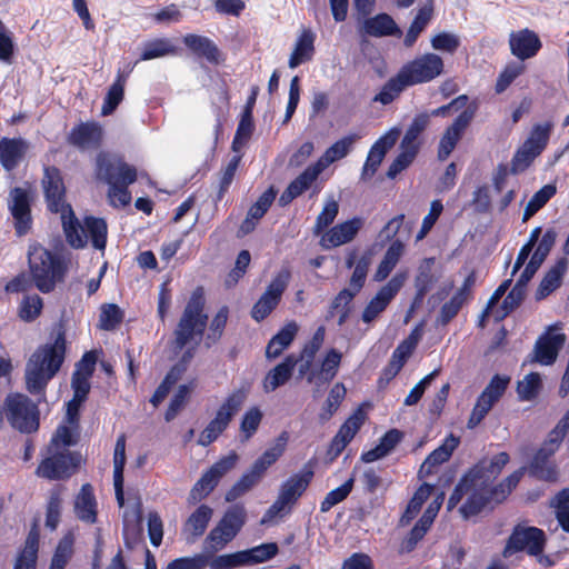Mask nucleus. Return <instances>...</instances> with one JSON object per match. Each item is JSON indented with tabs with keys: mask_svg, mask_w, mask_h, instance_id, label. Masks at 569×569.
<instances>
[{
	"mask_svg": "<svg viewBox=\"0 0 569 569\" xmlns=\"http://www.w3.org/2000/svg\"><path fill=\"white\" fill-rule=\"evenodd\" d=\"M427 123L428 120L426 117H416L402 138L401 148L406 150H411V148H415L417 153L418 144L416 141L420 133L426 129Z\"/></svg>",
	"mask_w": 569,
	"mask_h": 569,
	"instance_id": "338daca9",
	"label": "nucleus"
},
{
	"mask_svg": "<svg viewBox=\"0 0 569 569\" xmlns=\"http://www.w3.org/2000/svg\"><path fill=\"white\" fill-rule=\"evenodd\" d=\"M433 17V2L432 0H429L428 3H425L415 16L413 20L411 21L409 29L407 30V33L403 39V46L406 48H411L417 39L419 38L420 33L426 29V27L429 24Z\"/></svg>",
	"mask_w": 569,
	"mask_h": 569,
	"instance_id": "4c0bfd02",
	"label": "nucleus"
},
{
	"mask_svg": "<svg viewBox=\"0 0 569 569\" xmlns=\"http://www.w3.org/2000/svg\"><path fill=\"white\" fill-rule=\"evenodd\" d=\"M440 276L439 264L436 258H425L416 276L415 284H435Z\"/></svg>",
	"mask_w": 569,
	"mask_h": 569,
	"instance_id": "680f3d73",
	"label": "nucleus"
},
{
	"mask_svg": "<svg viewBox=\"0 0 569 569\" xmlns=\"http://www.w3.org/2000/svg\"><path fill=\"white\" fill-rule=\"evenodd\" d=\"M32 198L28 190L14 187L10 191L9 210L13 218V227L18 237L26 236L32 228Z\"/></svg>",
	"mask_w": 569,
	"mask_h": 569,
	"instance_id": "a211bd4d",
	"label": "nucleus"
},
{
	"mask_svg": "<svg viewBox=\"0 0 569 569\" xmlns=\"http://www.w3.org/2000/svg\"><path fill=\"white\" fill-rule=\"evenodd\" d=\"M27 144L21 138L0 139V163L8 170H13L22 160L26 153Z\"/></svg>",
	"mask_w": 569,
	"mask_h": 569,
	"instance_id": "2f4dec72",
	"label": "nucleus"
},
{
	"mask_svg": "<svg viewBox=\"0 0 569 569\" xmlns=\"http://www.w3.org/2000/svg\"><path fill=\"white\" fill-rule=\"evenodd\" d=\"M346 388L343 383H336L329 391L322 411L320 413V419L328 420L331 416L338 410L342 400L346 397Z\"/></svg>",
	"mask_w": 569,
	"mask_h": 569,
	"instance_id": "69168bd1",
	"label": "nucleus"
},
{
	"mask_svg": "<svg viewBox=\"0 0 569 569\" xmlns=\"http://www.w3.org/2000/svg\"><path fill=\"white\" fill-rule=\"evenodd\" d=\"M286 287H268V290L253 305L251 317L257 321L264 320L279 305Z\"/></svg>",
	"mask_w": 569,
	"mask_h": 569,
	"instance_id": "58836bf2",
	"label": "nucleus"
},
{
	"mask_svg": "<svg viewBox=\"0 0 569 569\" xmlns=\"http://www.w3.org/2000/svg\"><path fill=\"white\" fill-rule=\"evenodd\" d=\"M288 440V432L282 431L276 439V443L264 450L251 468L227 491L226 500L228 502L234 501L252 489L262 479L266 471L284 453Z\"/></svg>",
	"mask_w": 569,
	"mask_h": 569,
	"instance_id": "0eeeda50",
	"label": "nucleus"
},
{
	"mask_svg": "<svg viewBox=\"0 0 569 569\" xmlns=\"http://www.w3.org/2000/svg\"><path fill=\"white\" fill-rule=\"evenodd\" d=\"M408 88L405 80L401 79L399 71L396 76L391 77L381 88L380 92L376 94L373 101H378L382 104H389L397 99L400 93Z\"/></svg>",
	"mask_w": 569,
	"mask_h": 569,
	"instance_id": "864d4df0",
	"label": "nucleus"
},
{
	"mask_svg": "<svg viewBox=\"0 0 569 569\" xmlns=\"http://www.w3.org/2000/svg\"><path fill=\"white\" fill-rule=\"evenodd\" d=\"M541 389V378L538 372H530L523 380L518 381L517 393L520 400L531 401L539 395Z\"/></svg>",
	"mask_w": 569,
	"mask_h": 569,
	"instance_id": "bf43d9fd",
	"label": "nucleus"
},
{
	"mask_svg": "<svg viewBox=\"0 0 569 569\" xmlns=\"http://www.w3.org/2000/svg\"><path fill=\"white\" fill-rule=\"evenodd\" d=\"M96 178L108 184V199L112 207L123 208L132 200L129 186L137 181V169L123 158L107 152L96 157Z\"/></svg>",
	"mask_w": 569,
	"mask_h": 569,
	"instance_id": "20e7f679",
	"label": "nucleus"
},
{
	"mask_svg": "<svg viewBox=\"0 0 569 569\" xmlns=\"http://www.w3.org/2000/svg\"><path fill=\"white\" fill-rule=\"evenodd\" d=\"M405 252V243L402 240H395L386 250L382 260L380 261L375 274L373 280L377 282L385 281L392 270L396 268L400 258Z\"/></svg>",
	"mask_w": 569,
	"mask_h": 569,
	"instance_id": "c9c22d12",
	"label": "nucleus"
},
{
	"mask_svg": "<svg viewBox=\"0 0 569 569\" xmlns=\"http://www.w3.org/2000/svg\"><path fill=\"white\" fill-rule=\"evenodd\" d=\"M398 130H390L380 137L370 148L362 168V178H371L381 164L386 153L396 144Z\"/></svg>",
	"mask_w": 569,
	"mask_h": 569,
	"instance_id": "5701e85b",
	"label": "nucleus"
},
{
	"mask_svg": "<svg viewBox=\"0 0 569 569\" xmlns=\"http://www.w3.org/2000/svg\"><path fill=\"white\" fill-rule=\"evenodd\" d=\"M178 48L169 38H156L143 43L140 60L147 61L166 56H176Z\"/></svg>",
	"mask_w": 569,
	"mask_h": 569,
	"instance_id": "79ce46f5",
	"label": "nucleus"
},
{
	"mask_svg": "<svg viewBox=\"0 0 569 569\" xmlns=\"http://www.w3.org/2000/svg\"><path fill=\"white\" fill-rule=\"evenodd\" d=\"M74 513L79 520L93 525L98 520V505L93 487L83 483L74 499Z\"/></svg>",
	"mask_w": 569,
	"mask_h": 569,
	"instance_id": "bb28decb",
	"label": "nucleus"
},
{
	"mask_svg": "<svg viewBox=\"0 0 569 569\" xmlns=\"http://www.w3.org/2000/svg\"><path fill=\"white\" fill-rule=\"evenodd\" d=\"M555 453V450L541 445L530 461V475L542 481L556 482L558 480L559 472L556 463L550 460Z\"/></svg>",
	"mask_w": 569,
	"mask_h": 569,
	"instance_id": "393cba45",
	"label": "nucleus"
},
{
	"mask_svg": "<svg viewBox=\"0 0 569 569\" xmlns=\"http://www.w3.org/2000/svg\"><path fill=\"white\" fill-rule=\"evenodd\" d=\"M509 47L511 53L519 60L523 61L537 56L542 47V43L535 31L525 28L510 33Z\"/></svg>",
	"mask_w": 569,
	"mask_h": 569,
	"instance_id": "4be33fe9",
	"label": "nucleus"
},
{
	"mask_svg": "<svg viewBox=\"0 0 569 569\" xmlns=\"http://www.w3.org/2000/svg\"><path fill=\"white\" fill-rule=\"evenodd\" d=\"M557 189L553 184H546L533 193L523 211V221L536 214L547 202L556 194Z\"/></svg>",
	"mask_w": 569,
	"mask_h": 569,
	"instance_id": "5fc2aeb1",
	"label": "nucleus"
},
{
	"mask_svg": "<svg viewBox=\"0 0 569 569\" xmlns=\"http://www.w3.org/2000/svg\"><path fill=\"white\" fill-rule=\"evenodd\" d=\"M279 552L276 542H266L250 549L241 550L244 566L258 565L272 559Z\"/></svg>",
	"mask_w": 569,
	"mask_h": 569,
	"instance_id": "c03bdc74",
	"label": "nucleus"
},
{
	"mask_svg": "<svg viewBox=\"0 0 569 569\" xmlns=\"http://www.w3.org/2000/svg\"><path fill=\"white\" fill-rule=\"evenodd\" d=\"M81 455L69 449L46 448V456L39 462L36 475L47 480H66L79 469Z\"/></svg>",
	"mask_w": 569,
	"mask_h": 569,
	"instance_id": "9b49d317",
	"label": "nucleus"
},
{
	"mask_svg": "<svg viewBox=\"0 0 569 569\" xmlns=\"http://www.w3.org/2000/svg\"><path fill=\"white\" fill-rule=\"evenodd\" d=\"M73 553V539L71 537H63L51 558L49 569H64Z\"/></svg>",
	"mask_w": 569,
	"mask_h": 569,
	"instance_id": "e2e57ef3",
	"label": "nucleus"
},
{
	"mask_svg": "<svg viewBox=\"0 0 569 569\" xmlns=\"http://www.w3.org/2000/svg\"><path fill=\"white\" fill-rule=\"evenodd\" d=\"M78 439L79 430H76L71 425H61L57 428L47 447H50L51 449H69V447L74 446L78 442Z\"/></svg>",
	"mask_w": 569,
	"mask_h": 569,
	"instance_id": "13d9d810",
	"label": "nucleus"
},
{
	"mask_svg": "<svg viewBox=\"0 0 569 569\" xmlns=\"http://www.w3.org/2000/svg\"><path fill=\"white\" fill-rule=\"evenodd\" d=\"M361 226L362 221L359 218H352L348 221L336 224L322 234L320 244L325 249H332L348 243L353 240Z\"/></svg>",
	"mask_w": 569,
	"mask_h": 569,
	"instance_id": "a878e982",
	"label": "nucleus"
},
{
	"mask_svg": "<svg viewBox=\"0 0 569 569\" xmlns=\"http://www.w3.org/2000/svg\"><path fill=\"white\" fill-rule=\"evenodd\" d=\"M431 526L429 516L420 517L408 536L402 540L400 551L407 553L413 551L418 542L423 539Z\"/></svg>",
	"mask_w": 569,
	"mask_h": 569,
	"instance_id": "603ef678",
	"label": "nucleus"
},
{
	"mask_svg": "<svg viewBox=\"0 0 569 569\" xmlns=\"http://www.w3.org/2000/svg\"><path fill=\"white\" fill-rule=\"evenodd\" d=\"M248 388L241 387L228 395L218 408L214 418L201 431L198 439L199 445L208 447L219 438L241 409L248 397Z\"/></svg>",
	"mask_w": 569,
	"mask_h": 569,
	"instance_id": "9d476101",
	"label": "nucleus"
},
{
	"mask_svg": "<svg viewBox=\"0 0 569 569\" xmlns=\"http://www.w3.org/2000/svg\"><path fill=\"white\" fill-rule=\"evenodd\" d=\"M28 262L34 284H58L68 271L66 259L38 244L29 249Z\"/></svg>",
	"mask_w": 569,
	"mask_h": 569,
	"instance_id": "6e6552de",
	"label": "nucleus"
},
{
	"mask_svg": "<svg viewBox=\"0 0 569 569\" xmlns=\"http://www.w3.org/2000/svg\"><path fill=\"white\" fill-rule=\"evenodd\" d=\"M213 516V509L204 503H201L196 510L187 518L183 523V533L187 536L188 541H194L201 537Z\"/></svg>",
	"mask_w": 569,
	"mask_h": 569,
	"instance_id": "c85d7f7f",
	"label": "nucleus"
},
{
	"mask_svg": "<svg viewBox=\"0 0 569 569\" xmlns=\"http://www.w3.org/2000/svg\"><path fill=\"white\" fill-rule=\"evenodd\" d=\"M366 416L361 409L352 413L339 428L338 435L351 442L365 422Z\"/></svg>",
	"mask_w": 569,
	"mask_h": 569,
	"instance_id": "774afa93",
	"label": "nucleus"
},
{
	"mask_svg": "<svg viewBox=\"0 0 569 569\" xmlns=\"http://www.w3.org/2000/svg\"><path fill=\"white\" fill-rule=\"evenodd\" d=\"M206 303L207 299L203 287H196L173 330L171 346L176 352L182 351L190 343H193L196 347L202 340L204 341V333L208 326Z\"/></svg>",
	"mask_w": 569,
	"mask_h": 569,
	"instance_id": "39448f33",
	"label": "nucleus"
},
{
	"mask_svg": "<svg viewBox=\"0 0 569 569\" xmlns=\"http://www.w3.org/2000/svg\"><path fill=\"white\" fill-rule=\"evenodd\" d=\"M445 71V63L436 53H425L406 62L399 70L408 87L428 83Z\"/></svg>",
	"mask_w": 569,
	"mask_h": 569,
	"instance_id": "f8f14e48",
	"label": "nucleus"
},
{
	"mask_svg": "<svg viewBox=\"0 0 569 569\" xmlns=\"http://www.w3.org/2000/svg\"><path fill=\"white\" fill-rule=\"evenodd\" d=\"M401 287H381L378 293L369 301L362 312V321L370 323L373 321L386 308L389 306L391 300L398 293Z\"/></svg>",
	"mask_w": 569,
	"mask_h": 569,
	"instance_id": "f704fd0d",
	"label": "nucleus"
},
{
	"mask_svg": "<svg viewBox=\"0 0 569 569\" xmlns=\"http://www.w3.org/2000/svg\"><path fill=\"white\" fill-rule=\"evenodd\" d=\"M229 307L222 306L218 309L216 315L212 317L210 322L208 321V330L206 329L204 333V347L211 348L217 345L226 330L228 318H229Z\"/></svg>",
	"mask_w": 569,
	"mask_h": 569,
	"instance_id": "ea45409f",
	"label": "nucleus"
},
{
	"mask_svg": "<svg viewBox=\"0 0 569 569\" xmlns=\"http://www.w3.org/2000/svg\"><path fill=\"white\" fill-rule=\"evenodd\" d=\"M477 109V102L473 101L469 103V106L465 110H462L453 120V122L446 129L443 134L459 142L466 129L475 118Z\"/></svg>",
	"mask_w": 569,
	"mask_h": 569,
	"instance_id": "a18cd8bd",
	"label": "nucleus"
},
{
	"mask_svg": "<svg viewBox=\"0 0 569 569\" xmlns=\"http://www.w3.org/2000/svg\"><path fill=\"white\" fill-rule=\"evenodd\" d=\"M360 137L356 133H351L342 137L333 144H331L325 152L327 153V162H336L345 158L352 149L353 143Z\"/></svg>",
	"mask_w": 569,
	"mask_h": 569,
	"instance_id": "0e129e2a",
	"label": "nucleus"
},
{
	"mask_svg": "<svg viewBox=\"0 0 569 569\" xmlns=\"http://www.w3.org/2000/svg\"><path fill=\"white\" fill-rule=\"evenodd\" d=\"M298 358L295 355H288L284 359L271 369L263 379V390L266 392L274 391L283 386L292 377Z\"/></svg>",
	"mask_w": 569,
	"mask_h": 569,
	"instance_id": "c756f323",
	"label": "nucleus"
},
{
	"mask_svg": "<svg viewBox=\"0 0 569 569\" xmlns=\"http://www.w3.org/2000/svg\"><path fill=\"white\" fill-rule=\"evenodd\" d=\"M345 264L348 269L353 268L350 284H365L371 264V253L363 252L359 256L358 249H351L346 256Z\"/></svg>",
	"mask_w": 569,
	"mask_h": 569,
	"instance_id": "e433bc0d",
	"label": "nucleus"
},
{
	"mask_svg": "<svg viewBox=\"0 0 569 569\" xmlns=\"http://www.w3.org/2000/svg\"><path fill=\"white\" fill-rule=\"evenodd\" d=\"M237 461L238 455L234 451L216 461L191 488L187 498L188 505L193 506L206 499L219 485L221 478L234 468Z\"/></svg>",
	"mask_w": 569,
	"mask_h": 569,
	"instance_id": "ddd939ff",
	"label": "nucleus"
},
{
	"mask_svg": "<svg viewBox=\"0 0 569 569\" xmlns=\"http://www.w3.org/2000/svg\"><path fill=\"white\" fill-rule=\"evenodd\" d=\"M254 131L253 114L241 113L238 127L231 143L234 152H238L251 139Z\"/></svg>",
	"mask_w": 569,
	"mask_h": 569,
	"instance_id": "6e6d98bb",
	"label": "nucleus"
},
{
	"mask_svg": "<svg viewBox=\"0 0 569 569\" xmlns=\"http://www.w3.org/2000/svg\"><path fill=\"white\" fill-rule=\"evenodd\" d=\"M510 377L496 373L478 396L472 411L469 416L467 426L469 429L476 428L493 408V406L503 397L507 391Z\"/></svg>",
	"mask_w": 569,
	"mask_h": 569,
	"instance_id": "2eb2a0df",
	"label": "nucleus"
},
{
	"mask_svg": "<svg viewBox=\"0 0 569 569\" xmlns=\"http://www.w3.org/2000/svg\"><path fill=\"white\" fill-rule=\"evenodd\" d=\"M73 224L74 232H72V236L80 238V244L74 242L71 243L69 240L70 238L64 234L66 240L70 247L74 249H81L84 248L88 243V240H90L94 249L104 250L108 237V226L103 218L87 216L83 219L82 226L76 217V222H72V226Z\"/></svg>",
	"mask_w": 569,
	"mask_h": 569,
	"instance_id": "f3484780",
	"label": "nucleus"
},
{
	"mask_svg": "<svg viewBox=\"0 0 569 569\" xmlns=\"http://www.w3.org/2000/svg\"><path fill=\"white\" fill-rule=\"evenodd\" d=\"M315 40L316 36L310 29H303L299 34L293 51L290 54L288 64L289 68L295 69L301 63L308 62L315 54Z\"/></svg>",
	"mask_w": 569,
	"mask_h": 569,
	"instance_id": "72a5a7b5",
	"label": "nucleus"
},
{
	"mask_svg": "<svg viewBox=\"0 0 569 569\" xmlns=\"http://www.w3.org/2000/svg\"><path fill=\"white\" fill-rule=\"evenodd\" d=\"M46 400L39 396L38 402L20 392H10L4 398L6 418L10 426L21 433L31 435L40 428L39 403Z\"/></svg>",
	"mask_w": 569,
	"mask_h": 569,
	"instance_id": "1a4fd4ad",
	"label": "nucleus"
},
{
	"mask_svg": "<svg viewBox=\"0 0 569 569\" xmlns=\"http://www.w3.org/2000/svg\"><path fill=\"white\" fill-rule=\"evenodd\" d=\"M67 141L79 150H96L102 144L103 129L97 121L80 122L70 130Z\"/></svg>",
	"mask_w": 569,
	"mask_h": 569,
	"instance_id": "6ab92c4d",
	"label": "nucleus"
},
{
	"mask_svg": "<svg viewBox=\"0 0 569 569\" xmlns=\"http://www.w3.org/2000/svg\"><path fill=\"white\" fill-rule=\"evenodd\" d=\"M312 467L306 465L299 473L290 476L282 485L276 501L270 506L268 512L271 516L278 515L286 507L291 508L302 497L313 479Z\"/></svg>",
	"mask_w": 569,
	"mask_h": 569,
	"instance_id": "4468645a",
	"label": "nucleus"
},
{
	"mask_svg": "<svg viewBox=\"0 0 569 569\" xmlns=\"http://www.w3.org/2000/svg\"><path fill=\"white\" fill-rule=\"evenodd\" d=\"M43 196L47 209L52 213L61 214L63 233L68 236L70 242L80 244V238L72 236L74 232L76 214L70 203L66 201L67 189L61 170L56 166H46L41 179Z\"/></svg>",
	"mask_w": 569,
	"mask_h": 569,
	"instance_id": "423d86ee",
	"label": "nucleus"
},
{
	"mask_svg": "<svg viewBox=\"0 0 569 569\" xmlns=\"http://www.w3.org/2000/svg\"><path fill=\"white\" fill-rule=\"evenodd\" d=\"M124 83L126 77L119 73L104 97L101 110L103 116L112 113L123 100Z\"/></svg>",
	"mask_w": 569,
	"mask_h": 569,
	"instance_id": "8fccbe9b",
	"label": "nucleus"
},
{
	"mask_svg": "<svg viewBox=\"0 0 569 569\" xmlns=\"http://www.w3.org/2000/svg\"><path fill=\"white\" fill-rule=\"evenodd\" d=\"M261 420L262 412L258 407H251L244 412L240 422L242 441H248L257 432Z\"/></svg>",
	"mask_w": 569,
	"mask_h": 569,
	"instance_id": "052dcab7",
	"label": "nucleus"
},
{
	"mask_svg": "<svg viewBox=\"0 0 569 569\" xmlns=\"http://www.w3.org/2000/svg\"><path fill=\"white\" fill-rule=\"evenodd\" d=\"M355 486V477L347 479L341 486L329 491L320 502V511L328 512L336 505L342 502L350 495Z\"/></svg>",
	"mask_w": 569,
	"mask_h": 569,
	"instance_id": "4d7b16f0",
	"label": "nucleus"
},
{
	"mask_svg": "<svg viewBox=\"0 0 569 569\" xmlns=\"http://www.w3.org/2000/svg\"><path fill=\"white\" fill-rule=\"evenodd\" d=\"M297 325L295 322L284 326L277 335H274L267 345L266 357L274 359L279 357L286 348L290 346L297 335Z\"/></svg>",
	"mask_w": 569,
	"mask_h": 569,
	"instance_id": "a19ab883",
	"label": "nucleus"
},
{
	"mask_svg": "<svg viewBox=\"0 0 569 569\" xmlns=\"http://www.w3.org/2000/svg\"><path fill=\"white\" fill-rule=\"evenodd\" d=\"M546 533L537 527L517 526L508 538L503 550V556H510L515 552L527 551L530 556H540L546 547Z\"/></svg>",
	"mask_w": 569,
	"mask_h": 569,
	"instance_id": "dca6fc26",
	"label": "nucleus"
},
{
	"mask_svg": "<svg viewBox=\"0 0 569 569\" xmlns=\"http://www.w3.org/2000/svg\"><path fill=\"white\" fill-rule=\"evenodd\" d=\"M552 129L553 123L551 121L533 124L523 144L526 146V148H530V150L536 151V153L538 154H541V152L546 149L549 142Z\"/></svg>",
	"mask_w": 569,
	"mask_h": 569,
	"instance_id": "37998d69",
	"label": "nucleus"
},
{
	"mask_svg": "<svg viewBox=\"0 0 569 569\" xmlns=\"http://www.w3.org/2000/svg\"><path fill=\"white\" fill-rule=\"evenodd\" d=\"M362 29L370 37L381 38L389 36L400 37L402 31L388 13H378L363 21Z\"/></svg>",
	"mask_w": 569,
	"mask_h": 569,
	"instance_id": "7c9ffc66",
	"label": "nucleus"
},
{
	"mask_svg": "<svg viewBox=\"0 0 569 569\" xmlns=\"http://www.w3.org/2000/svg\"><path fill=\"white\" fill-rule=\"evenodd\" d=\"M39 529L37 522L30 529L24 547L19 551L13 569H37Z\"/></svg>",
	"mask_w": 569,
	"mask_h": 569,
	"instance_id": "473e14b6",
	"label": "nucleus"
},
{
	"mask_svg": "<svg viewBox=\"0 0 569 569\" xmlns=\"http://www.w3.org/2000/svg\"><path fill=\"white\" fill-rule=\"evenodd\" d=\"M458 445L459 438L455 437L453 435H450L449 437L446 438L445 442L440 447H438L431 453H429L421 469L428 466L427 472H431V467L440 466L450 459L452 452L458 447Z\"/></svg>",
	"mask_w": 569,
	"mask_h": 569,
	"instance_id": "de8ad7c7",
	"label": "nucleus"
},
{
	"mask_svg": "<svg viewBox=\"0 0 569 569\" xmlns=\"http://www.w3.org/2000/svg\"><path fill=\"white\" fill-rule=\"evenodd\" d=\"M509 461L508 452L501 451L490 460L482 459L469 468L449 496L447 510H453L467 496L458 511L465 520H469L485 511H492L502 503L518 486L525 472L523 468L515 470L502 481L492 486V481Z\"/></svg>",
	"mask_w": 569,
	"mask_h": 569,
	"instance_id": "f257e3e1",
	"label": "nucleus"
},
{
	"mask_svg": "<svg viewBox=\"0 0 569 569\" xmlns=\"http://www.w3.org/2000/svg\"><path fill=\"white\" fill-rule=\"evenodd\" d=\"M247 512L242 505L229 507L219 522L209 531L204 539V550L211 553L210 569H234L243 567L241 551L214 556L224 549L246 523Z\"/></svg>",
	"mask_w": 569,
	"mask_h": 569,
	"instance_id": "f03ea898",
	"label": "nucleus"
},
{
	"mask_svg": "<svg viewBox=\"0 0 569 569\" xmlns=\"http://www.w3.org/2000/svg\"><path fill=\"white\" fill-rule=\"evenodd\" d=\"M182 42L189 52L197 59H204L210 64L218 66L224 61V57L213 40L197 33H187Z\"/></svg>",
	"mask_w": 569,
	"mask_h": 569,
	"instance_id": "412c9836",
	"label": "nucleus"
},
{
	"mask_svg": "<svg viewBox=\"0 0 569 569\" xmlns=\"http://www.w3.org/2000/svg\"><path fill=\"white\" fill-rule=\"evenodd\" d=\"M277 196V190L270 186L249 208L247 217L241 222L238 236L243 237L254 231L258 221L268 212Z\"/></svg>",
	"mask_w": 569,
	"mask_h": 569,
	"instance_id": "b1692460",
	"label": "nucleus"
},
{
	"mask_svg": "<svg viewBox=\"0 0 569 569\" xmlns=\"http://www.w3.org/2000/svg\"><path fill=\"white\" fill-rule=\"evenodd\" d=\"M43 300L37 293L24 292L18 308V316L24 322L34 321L42 312Z\"/></svg>",
	"mask_w": 569,
	"mask_h": 569,
	"instance_id": "09e8293b",
	"label": "nucleus"
},
{
	"mask_svg": "<svg viewBox=\"0 0 569 569\" xmlns=\"http://www.w3.org/2000/svg\"><path fill=\"white\" fill-rule=\"evenodd\" d=\"M361 288L362 287H355L356 290L350 291L348 288L345 287L332 300L330 313L331 316H333L336 311L339 313V326L343 325L347 321L350 313V303Z\"/></svg>",
	"mask_w": 569,
	"mask_h": 569,
	"instance_id": "3c124183",
	"label": "nucleus"
},
{
	"mask_svg": "<svg viewBox=\"0 0 569 569\" xmlns=\"http://www.w3.org/2000/svg\"><path fill=\"white\" fill-rule=\"evenodd\" d=\"M471 287H460L449 301L442 305L439 313L441 325L449 323L466 303Z\"/></svg>",
	"mask_w": 569,
	"mask_h": 569,
	"instance_id": "49530a36",
	"label": "nucleus"
},
{
	"mask_svg": "<svg viewBox=\"0 0 569 569\" xmlns=\"http://www.w3.org/2000/svg\"><path fill=\"white\" fill-rule=\"evenodd\" d=\"M341 360L342 353L339 350L331 348L327 351L323 360L321 361L320 369L318 371H311L307 377V381L309 383L315 382L319 387L331 382L339 371Z\"/></svg>",
	"mask_w": 569,
	"mask_h": 569,
	"instance_id": "cd10ccee",
	"label": "nucleus"
},
{
	"mask_svg": "<svg viewBox=\"0 0 569 569\" xmlns=\"http://www.w3.org/2000/svg\"><path fill=\"white\" fill-rule=\"evenodd\" d=\"M565 342L566 335L562 332H555L553 328L550 327L537 339L533 348L532 361L542 366L553 365Z\"/></svg>",
	"mask_w": 569,
	"mask_h": 569,
	"instance_id": "aec40b11",
	"label": "nucleus"
},
{
	"mask_svg": "<svg viewBox=\"0 0 569 569\" xmlns=\"http://www.w3.org/2000/svg\"><path fill=\"white\" fill-rule=\"evenodd\" d=\"M66 335L59 331L52 342L39 346L30 356L24 372L26 389L30 395L46 397L50 380L59 372L66 359Z\"/></svg>",
	"mask_w": 569,
	"mask_h": 569,
	"instance_id": "7ed1b4c3",
	"label": "nucleus"
}]
</instances>
